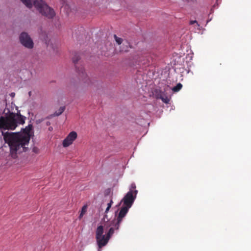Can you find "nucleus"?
<instances>
[{"mask_svg":"<svg viewBox=\"0 0 251 251\" xmlns=\"http://www.w3.org/2000/svg\"><path fill=\"white\" fill-rule=\"evenodd\" d=\"M27 7L31 8L34 6L43 15L48 18H52L55 15L53 9L49 7L43 0H21Z\"/></svg>","mask_w":251,"mask_h":251,"instance_id":"nucleus-4","label":"nucleus"},{"mask_svg":"<svg viewBox=\"0 0 251 251\" xmlns=\"http://www.w3.org/2000/svg\"><path fill=\"white\" fill-rule=\"evenodd\" d=\"M32 128L31 125H28L20 132H2L4 140L8 144L13 158L16 157L17 154L28 150L29 141L33 133Z\"/></svg>","mask_w":251,"mask_h":251,"instance_id":"nucleus-1","label":"nucleus"},{"mask_svg":"<svg viewBox=\"0 0 251 251\" xmlns=\"http://www.w3.org/2000/svg\"><path fill=\"white\" fill-rule=\"evenodd\" d=\"M189 24L190 25H193L195 32L200 31L202 28V27L196 20L191 21Z\"/></svg>","mask_w":251,"mask_h":251,"instance_id":"nucleus-10","label":"nucleus"},{"mask_svg":"<svg viewBox=\"0 0 251 251\" xmlns=\"http://www.w3.org/2000/svg\"><path fill=\"white\" fill-rule=\"evenodd\" d=\"M114 38L118 45H120L123 43V47L122 48V51H127L128 50V48L130 47V45L127 41H124L123 39L118 37L116 35H114Z\"/></svg>","mask_w":251,"mask_h":251,"instance_id":"nucleus-9","label":"nucleus"},{"mask_svg":"<svg viewBox=\"0 0 251 251\" xmlns=\"http://www.w3.org/2000/svg\"><path fill=\"white\" fill-rule=\"evenodd\" d=\"M21 43L25 48L32 49L33 47V42L30 37L26 32H22L20 36Z\"/></svg>","mask_w":251,"mask_h":251,"instance_id":"nucleus-6","label":"nucleus"},{"mask_svg":"<svg viewBox=\"0 0 251 251\" xmlns=\"http://www.w3.org/2000/svg\"><path fill=\"white\" fill-rule=\"evenodd\" d=\"M112 203H113V201H112V200H111L110 201V202L107 203V207H106V208L105 209V215H104V216L103 217L104 221H105L106 219H108V218H107V215H106V214L108 212L109 209L111 207Z\"/></svg>","mask_w":251,"mask_h":251,"instance_id":"nucleus-11","label":"nucleus"},{"mask_svg":"<svg viewBox=\"0 0 251 251\" xmlns=\"http://www.w3.org/2000/svg\"><path fill=\"white\" fill-rule=\"evenodd\" d=\"M65 106L60 107L57 111H56L54 113V115L59 116L61 114L63 111L65 110Z\"/></svg>","mask_w":251,"mask_h":251,"instance_id":"nucleus-13","label":"nucleus"},{"mask_svg":"<svg viewBox=\"0 0 251 251\" xmlns=\"http://www.w3.org/2000/svg\"><path fill=\"white\" fill-rule=\"evenodd\" d=\"M129 208L130 207L124 205L121 208L117 219L114 218L111 221H108L104 224L105 228H109L105 235H103L104 229L102 226H100L97 227L96 232V239L98 246V251H101V248L107 244L114 231L119 229L123 218L125 217Z\"/></svg>","mask_w":251,"mask_h":251,"instance_id":"nucleus-2","label":"nucleus"},{"mask_svg":"<svg viewBox=\"0 0 251 251\" xmlns=\"http://www.w3.org/2000/svg\"><path fill=\"white\" fill-rule=\"evenodd\" d=\"M25 117L20 114L10 113L0 117V129L14 130L18 125L25 123Z\"/></svg>","mask_w":251,"mask_h":251,"instance_id":"nucleus-3","label":"nucleus"},{"mask_svg":"<svg viewBox=\"0 0 251 251\" xmlns=\"http://www.w3.org/2000/svg\"><path fill=\"white\" fill-rule=\"evenodd\" d=\"M33 151L38 153L39 152V149L37 147H34L32 150Z\"/></svg>","mask_w":251,"mask_h":251,"instance_id":"nucleus-17","label":"nucleus"},{"mask_svg":"<svg viewBox=\"0 0 251 251\" xmlns=\"http://www.w3.org/2000/svg\"><path fill=\"white\" fill-rule=\"evenodd\" d=\"M161 99L164 102H165L166 103H168L170 100L167 97H166V98L161 97Z\"/></svg>","mask_w":251,"mask_h":251,"instance_id":"nucleus-16","label":"nucleus"},{"mask_svg":"<svg viewBox=\"0 0 251 251\" xmlns=\"http://www.w3.org/2000/svg\"><path fill=\"white\" fill-rule=\"evenodd\" d=\"M137 192V190H135L133 194L132 191H129L121 201V202H123L124 205L130 208L136 198Z\"/></svg>","mask_w":251,"mask_h":251,"instance_id":"nucleus-5","label":"nucleus"},{"mask_svg":"<svg viewBox=\"0 0 251 251\" xmlns=\"http://www.w3.org/2000/svg\"><path fill=\"white\" fill-rule=\"evenodd\" d=\"M31 92H29V96H31Z\"/></svg>","mask_w":251,"mask_h":251,"instance_id":"nucleus-19","label":"nucleus"},{"mask_svg":"<svg viewBox=\"0 0 251 251\" xmlns=\"http://www.w3.org/2000/svg\"><path fill=\"white\" fill-rule=\"evenodd\" d=\"M182 87V84L179 83L175 87L172 88V91L175 92H178L181 89Z\"/></svg>","mask_w":251,"mask_h":251,"instance_id":"nucleus-14","label":"nucleus"},{"mask_svg":"<svg viewBox=\"0 0 251 251\" xmlns=\"http://www.w3.org/2000/svg\"><path fill=\"white\" fill-rule=\"evenodd\" d=\"M77 61V60L73 59V62L75 63Z\"/></svg>","mask_w":251,"mask_h":251,"instance_id":"nucleus-18","label":"nucleus"},{"mask_svg":"<svg viewBox=\"0 0 251 251\" xmlns=\"http://www.w3.org/2000/svg\"><path fill=\"white\" fill-rule=\"evenodd\" d=\"M11 95H12V96H14V95H15V94H13V93H11Z\"/></svg>","mask_w":251,"mask_h":251,"instance_id":"nucleus-20","label":"nucleus"},{"mask_svg":"<svg viewBox=\"0 0 251 251\" xmlns=\"http://www.w3.org/2000/svg\"><path fill=\"white\" fill-rule=\"evenodd\" d=\"M80 79L84 83L89 85L90 83V79L88 77L83 67H81L77 71Z\"/></svg>","mask_w":251,"mask_h":251,"instance_id":"nucleus-8","label":"nucleus"},{"mask_svg":"<svg viewBox=\"0 0 251 251\" xmlns=\"http://www.w3.org/2000/svg\"><path fill=\"white\" fill-rule=\"evenodd\" d=\"M87 205H84L81 209V212L80 213V215L79 216V219H81L83 215L86 213L87 211Z\"/></svg>","mask_w":251,"mask_h":251,"instance_id":"nucleus-12","label":"nucleus"},{"mask_svg":"<svg viewBox=\"0 0 251 251\" xmlns=\"http://www.w3.org/2000/svg\"><path fill=\"white\" fill-rule=\"evenodd\" d=\"M11 95H12V96H14V95H15V94H13V93H11Z\"/></svg>","mask_w":251,"mask_h":251,"instance_id":"nucleus-21","label":"nucleus"},{"mask_svg":"<svg viewBox=\"0 0 251 251\" xmlns=\"http://www.w3.org/2000/svg\"><path fill=\"white\" fill-rule=\"evenodd\" d=\"M11 95H12V96H14V95H15V94H13V93H11Z\"/></svg>","mask_w":251,"mask_h":251,"instance_id":"nucleus-22","label":"nucleus"},{"mask_svg":"<svg viewBox=\"0 0 251 251\" xmlns=\"http://www.w3.org/2000/svg\"><path fill=\"white\" fill-rule=\"evenodd\" d=\"M136 188V185L135 183H132L130 185V188L129 189V191H132L133 193V194H134V191L135 190Z\"/></svg>","mask_w":251,"mask_h":251,"instance_id":"nucleus-15","label":"nucleus"},{"mask_svg":"<svg viewBox=\"0 0 251 251\" xmlns=\"http://www.w3.org/2000/svg\"><path fill=\"white\" fill-rule=\"evenodd\" d=\"M77 137V134L75 131H71L63 141V147L66 148L72 145Z\"/></svg>","mask_w":251,"mask_h":251,"instance_id":"nucleus-7","label":"nucleus"}]
</instances>
